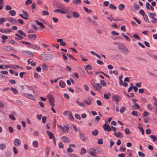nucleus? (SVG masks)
Wrapping results in <instances>:
<instances>
[{
	"mask_svg": "<svg viewBox=\"0 0 157 157\" xmlns=\"http://www.w3.org/2000/svg\"><path fill=\"white\" fill-rule=\"evenodd\" d=\"M118 48L121 52L124 55H127L128 54L129 50L122 43L118 45Z\"/></svg>",
	"mask_w": 157,
	"mask_h": 157,
	"instance_id": "f257e3e1",
	"label": "nucleus"
},
{
	"mask_svg": "<svg viewBox=\"0 0 157 157\" xmlns=\"http://www.w3.org/2000/svg\"><path fill=\"white\" fill-rule=\"evenodd\" d=\"M43 57L44 60H49L53 59V56L51 54H45L43 55Z\"/></svg>",
	"mask_w": 157,
	"mask_h": 157,
	"instance_id": "f03ea898",
	"label": "nucleus"
},
{
	"mask_svg": "<svg viewBox=\"0 0 157 157\" xmlns=\"http://www.w3.org/2000/svg\"><path fill=\"white\" fill-rule=\"evenodd\" d=\"M21 53L25 56H28L30 55L32 57L34 56L33 53L29 50H22L21 51Z\"/></svg>",
	"mask_w": 157,
	"mask_h": 157,
	"instance_id": "7ed1b4c3",
	"label": "nucleus"
},
{
	"mask_svg": "<svg viewBox=\"0 0 157 157\" xmlns=\"http://www.w3.org/2000/svg\"><path fill=\"white\" fill-rule=\"evenodd\" d=\"M84 101L86 104L90 105L93 104L94 99L91 98H87L84 100Z\"/></svg>",
	"mask_w": 157,
	"mask_h": 157,
	"instance_id": "20e7f679",
	"label": "nucleus"
},
{
	"mask_svg": "<svg viewBox=\"0 0 157 157\" xmlns=\"http://www.w3.org/2000/svg\"><path fill=\"white\" fill-rule=\"evenodd\" d=\"M105 122L106 123L103 125V128L105 131H107L108 132L111 131L112 130L111 127H110L109 125L106 124L107 123L106 121H105Z\"/></svg>",
	"mask_w": 157,
	"mask_h": 157,
	"instance_id": "39448f33",
	"label": "nucleus"
},
{
	"mask_svg": "<svg viewBox=\"0 0 157 157\" xmlns=\"http://www.w3.org/2000/svg\"><path fill=\"white\" fill-rule=\"evenodd\" d=\"M96 149H93L92 148H90L89 149V151H90V154L91 155L96 157L97 155L95 154V153Z\"/></svg>",
	"mask_w": 157,
	"mask_h": 157,
	"instance_id": "423d86ee",
	"label": "nucleus"
},
{
	"mask_svg": "<svg viewBox=\"0 0 157 157\" xmlns=\"http://www.w3.org/2000/svg\"><path fill=\"white\" fill-rule=\"evenodd\" d=\"M78 132H79V136L81 140L84 142H86V139L85 137V134H82L80 133L79 130L78 131Z\"/></svg>",
	"mask_w": 157,
	"mask_h": 157,
	"instance_id": "0eeeda50",
	"label": "nucleus"
},
{
	"mask_svg": "<svg viewBox=\"0 0 157 157\" xmlns=\"http://www.w3.org/2000/svg\"><path fill=\"white\" fill-rule=\"evenodd\" d=\"M21 142L20 140L19 139H15L14 140V144L16 146H19L21 145Z\"/></svg>",
	"mask_w": 157,
	"mask_h": 157,
	"instance_id": "6e6552de",
	"label": "nucleus"
},
{
	"mask_svg": "<svg viewBox=\"0 0 157 157\" xmlns=\"http://www.w3.org/2000/svg\"><path fill=\"white\" fill-rule=\"evenodd\" d=\"M61 139H63V142L67 143H69L71 142V140L67 137L66 136H63L61 137Z\"/></svg>",
	"mask_w": 157,
	"mask_h": 157,
	"instance_id": "1a4fd4ad",
	"label": "nucleus"
},
{
	"mask_svg": "<svg viewBox=\"0 0 157 157\" xmlns=\"http://www.w3.org/2000/svg\"><path fill=\"white\" fill-rule=\"evenodd\" d=\"M27 36L29 39H33V40H34L37 38L36 35L35 34H29Z\"/></svg>",
	"mask_w": 157,
	"mask_h": 157,
	"instance_id": "9d476101",
	"label": "nucleus"
},
{
	"mask_svg": "<svg viewBox=\"0 0 157 157\" xmlns=\"http://www.w3.org/2000/svg\"><path fill=\"white\" fill-rule=\"evenodd\" d=\"M59 86L62 88H64L66 84L65 83L63 80H60L59 82Z\"/></svg>",
	"mask_w": 157,
	"mask_h": 157,
	"instance_id": "9b49d317",
	"label": "nucleus"
},
{
	"mask_svg": "<svg viewBox=\"0 0 157 157\" xmlns=\"http://www.w3.org/2000/svg\"><path fill=\"white\" fill-rule=\"evenodd\" d=\"M12 31V30L10 29H4L1 28H0V32L2 33H6L7 32H10Z\"/></svg>",
	"mask_w": 157,
	"mask_h": 157,
	"instance_id": "f8f14e48",
	"label": "nucleus"
},
{
	"mask_svg": "<svg viewBox=\"0 0 157 157\" xmlns=\"http://www.w3.org/2000/svg\"><path fill=\"white\" fill-rule=\"evenodd\" d=\"M48 135L49 136V138L50 139H52V138H53V137H54V134L53 133L50 132L49 131L47 130L46 131Z\"/></svg>",
	"mask_w": 157,
	"mask_h": 157,
	"instance_id": "ddd939ff",
	"label": "nucleus"
},
{
	"mask_svg": "<svg viewBox=\"0 0 157 157\" xmlns=\"http://www.w3.org/2000/svg\"><path fill=\"white\" fill-rule=\"evenodd\" d=\"M112 98L113 101L116 102H118L119 101V97L116 95H114L112 96Z\"/></svg>",
	"mask_w": 157,
	"mask_h": 157,
	"instance_id": "4468645a",
	"label": "nucleus"
},
{
	"mask_svg": "<svg viewBox=\"0 0 157 157\" xmlns=\"http://www.w3.org/2000/svg\"><path fill=\"white\" fill-rule=\"evenodd\" d=\"M113 134L117 138H121L123 136V134L120 132H118L117 133L114 132L113 133Z\"/></svg>",
	"mask_w": 157,
	"mask_h": 157,
	"instance_id": "2eb2a0df",
	"label": "nucleus"
},
{
	"mask_svg": "<svg viewBox=\"0 0 157 157\" xmlns=\"http://www.w3.org/2000/svg\"><path fill=\"white\" fill-rule=\"evenodd\" d=\"M8 21L11 23H13V22H14L13 24H15V23H17L16 20L14 18L12 17H10L8 19Z\"/></svg>",
	"mask_w": 157,
	"mask_h": 157,
	"instance_id": "dca6fc26",
	"label": "nucleus"
},
{
	"mask_svg": "<svg viewBox=\"0 0 157 157\" xmlns=\"http://www.w3.org/2000/svg\"><path fill=\"white\" fill-rule=\"evenodd\" d=\"M42 70L44 71H47L48 70V67L46 65L45 63H44L42 65Z\"/></svg>",
	"mask_w": 157,
	"mask_h": 157,
	"instance_id": "f3484780",
	"label": "nucleus"
},
{
	"mask_svg": "<svg viewBox=\"0 0 157 157\" xmlns=\"http://www.w3.org/2000/svg\"><path fill=\"white\" fill-rule=\"evenodd\" d=\"M10 90L12 91H13V93L14 94H17L18 93V90L15 88L11 87L10 88Z\"/></svg>",
	"mask_w": 157,
	"mask_h": 157,
	"instance_id": "a211bd4d",
	"label": "nucleus"
},
{
	"mask_svg": "<svg viewBox=\"0 0 157 157\" xmlns=\"http://www.w3.org/2000/svg\"><path fill=\"white\" fill-rule=\"evenodd\" d=\"M72 15L74 17L77 18H78L80 16L79 14L76 11L73 12L72 13Z\"/></svg>",
	"mask_w": 157,
	"mask_h": 157,
	"instance_id": "6ab92c4d",
	"label": "nucleus"
},
{
	"mask_svg": "<svg viewBox=\"0 0 157 157\" xmlns=\"http://www.w3.org/2000/svg\"><path fill=\"white\" fill-rule=\"evenodd\" d=\"M125 7V6L123 4H121L118 6V8L119 10H124Z\"/></svg>",
	"mask_w": 157,
	"mask_h": 157,
	"instance_id": "aec40b11",
	"label": "nucleus"
},
{
	"mask_svg": "<svg viewBox=\"0 0 157 157\" xmlns=\"http://www.w3.org/2000/svg\"><path fill=\"white\" fill-rule=\"evenodd\" d=\"M148 15L150 18L152 19L155 16L156 14L154 13L149 12L148 13Z\"/></svg>",
	"mask_w": 157,
	"mask_h": 157,
	"instance_id": "412c9836",
	"label": "nucleus"
},
{
	"mask_svg": "<svg viewBox=\"0 0 157 157\" xmlns=\"http://www.w3.org/2000/svg\"><path fill=\"white\" fill-rule=\"evenodd\" d=\"M85 69L87 73H88V71L87 70H91L92 69V68L90 65L87 64L86 66V67H85Z\"/></svg>",
	"mask_w": 157,
	"mask_h": 157,
	"instance_id": "4be33fe9",
	"label": "nucleus"
},
{
	"mask_svg": "<svg viewBox=\"0 0 157 157\" xmlns=\"http://www.w3.org/2000/svg\"><path fill=\"white\" fill-rule=\"evenodd\" d=\"M143 16V17L144 20L146 21L148 23H150V22L148 19V17L146 14H145Z\"/></svg>",
	"mask_w": 157,
	"mask_h": 157,
	"instance_id": "5701e85b",
	"label": "nucleus"
},
{
	"mask_svg": "<svg viewBox=\"0 0 157 157\" xmlns=\"http://www.w3.org/2000/svg\"><path fill=\"white\" fill-rule=\"evenodd\" d=\"M109 8L114 10H116L117 9L116 6L112 4H110L109 5Z\"/></svg>",
	"mask_w": 157,
	"mask_h": 157,
	"instance_id": "b1692460",
	"label": "nucleus"
},
{
	"mask_svg": "<svg viewBox=\"0 0 157 157\" xmlns=\"http://www.w3.org/2000/svg\"><path fill=\"white\" fill-rule=\"evenodd\" d=\"M100 82L103 87H105L106 85V82L103 80H101L100 81Z\"/></svg>",
	"mask_w": 157,
	"mask_h": 157,
	"instance_id": "393cba45",
	"label": "nucleus"
},
{
	"mask_svg": "<svg viewBox=\"0 0 157 157\" xmlns=\"http://www.w3.org/2000/svg\"><path fill=\"white\" fill-rule=\"evenodd\" d=\"M3 49L7 51H10L12 50V48L9 46H4L3 47Z\"/></svg>",
	"mask_w": 157,
	"mask_h": 157,
	"instance_id": "a878e982",
	"label": "nucleus"
},
{
	"mask_svg": "<svg viewBox=\"0 0 157 157\" xmlns=\"http://www.w3.org/2000/svg\"><path fill=\"white\" fill-rule=\"evenodd\" d=\"M20 42L21 43H22L23 44H26V45L29 46V47H30V48L31 47V44H32L30 43L27 42H25V41H20Z\"/></svg>",
	"mask_w": 157,
	"mask_h": 157,
	"instance_id": "bb28decb",
	"label": "nucleus"
},
{
	"mask_svg": "<svg viewBox=\"0 0 157 157\" xmlns=\"http://www.w3.org/2000/svg\"><path fill=\"white\" fill-rule=\"evenodd\" d=\"M98 131L97 129L93 131L92 132V134L94 136H97L98 134Z\"/></svg>",
	"mask_w": 157,
	"mask_h": 157,
	"instance_id": "cd10ccee",
	"label": "nucleus"
},
{
	"mask_svg": "<svg viewBox=\"0 0 157 157\" xmlns=\"http://www.w3.org/2000/svg\"><path fill=\"white\" fill-rule=\"evenodd\" d=\"M49 102H55L54 98L52 96H50L49 98Z\"/></svg>",
	"mask_w": 157,
	"mask_h": 157,
	"instance_id": "c85d7f7f",
	"label": "nucleus"
},
{
	"mask_svg": "<svg viewBox=\"0 0 157 157\" xmlns=\"http://www.w3.org/2000/svg\"><path fill=\"white\" fill-rule=\"evenodd\" d=\"M31 47L33 49H36V50H40V47H39L38 46H36V45H32V44H31Z\"/></svg>",
	"mask_w": 157,
	"mask_h": 157,
	"instance_id": "c756f323",
	"label": "nucleus"
},
{
	"mask_svg": "<svg viewBox=\"0 0 157 157\" xmlns=\"http://www.w3.org/2000/svg\"><path fill=\"white\" fill-rule=\"evenodd\" d=\"M81 2V0H74L73 1V3L75 5H77Z\"/></svg>",
	"mask_w": 157,
	"mask_h": 157,
	"instance_id": "7c9ffc66",
	"label": "nucleus"
},
{
	"mask_svg": "<svg viewBox=\"0 0 157 157\" xmlns=\"http://www.w3.org/2000/svg\"><path fill=\"white\" fill-rule=\"evenodd\" d=\"M33 146L35 147H37L38 146V142L36 141H33Z\"/></svg>",
	"mask_w": 157,
	"mask_h": 157,
	"instance_id": "2f4dec72",
	"label": "nucleus"
},
{
	"mask_svg": "<svg viewBox=\"0 0 157 157\" xmlns=\"http://www.w3.org/2000/svg\"><path fill=\"white\" fill-rule=\"evenodd\" d=\"M155 100L156 101V102H154V105L155 106V111L156 113L157 114V101L155 98Z\"/></svg>",
	"mask_w": 157,
	"mask_h": 157,
	"instance_id": "473e14b6",
	"label": "nucleus"
},
{
	"mask_svg": "<svg viewBox=\"0 0 157 157\" xmlns=\"http://www.w3.org/2000/svg\"><path fill=\"white\" fill-rule=\"evenodd\" d=\"M9 13L11 16H13L15 15L16 13L15 10H12L9 11Z\"/></svg>",
	"mask_w": 157,
	"mask_h": 157,
	"instance_id": "72a5a7b5",
	"label": "nucleus"
},
{
	"mask_svg": "<svg viewBox=\"0 0 157 157\" xmlns=\"http://www.w3.org/2000/svg\"><path fill=\"white\" fill-rule=\"evenodd\" d=\"M6 147V145L4 144H0V149L1 150L4 149Z\"/></svg>",
	"mask_w": 157,
	"mask_h": 157,
	"instance_id": "f704fd0d",
	"label": "nucleus"
},
{
	"mask_svg": "<svg viewBox=\"0 0 157 157\" xmlns=\"http://www.w3.org/2000/svg\"><path fill=\"white\" fill-rule=\"evenodd\" d=\"M76 103L80 106L82 107H84V103H83L80 102L78 100H76Z\"/></svg>",
	"mask_w": 157,
	"mask_h": 157,
	"instance_id": "c9c22d12",
	"label": "nucleus"
},
{
	"mask_svg": "<svg viewBox=\"0 0 157 157\" xmlns=\"http://www.w3.org/2000/svg\"><path fill=\"white\" fill-rule=\"evenodd\" d=\"M17 32L21 35L24 36H26V35L24 33L22 30H18Z\"/></svg>",
	"mask_w": 157,
	"mask_h": 157,
	"instance_id": "e433bc0d",
	"label": "nucleus"
},
{
	"mask_svg": "<svg viewBox=\"0 0 157 157\" xmlns=\"http://www.w3.org/2000/svg\"><path fill=\"white\" fill-rule=\"evenodd\" d=\"M125 109H126V108H125V107L122 106L121 107V108L120 109V112L121 113H123L125 110Z\"/></svg>",
	"mask_w": 157,
	"mask_h": 157,
	"instance_id": "4c0bfd02",
	"label": "nucleus"
},
{
	"mask_svg": "<svg viewBox=\"0 0 157 157\" xmlns=\"http://www.w3.org/2000/svg\"><path fill=\"white\" fill-rule=\"evenodd\" d=\"M83 9L87 13H91L92 12V11L91 10L88 9L85 7H84L83 8Z\"/></svg>",
	"mask_w": 157,
	"mask_h": 157,
	"instance_id": "58836bf2",
	"label": "nucleus"
},
{
	"mask_svg": "<svg viewBox=\"0 0 157 157\" xmlns=\"http://www.w3.org/2000/svg\"><path fill=\"white\" fill-rule=\"evenodd\" d=\"M66 54L68 56L70 59L75 60H76V59L74 58L71 55H70V54L68 53H67Z\"/></svg>",
	"mask_w": 157,
	"mask_h": 157,
	"instance_id": "ea45409f",
	"label": "nucleus"
},
{
	"mask_svg": "<svg viewBox=\"0 0 157 157\" xmlns=\"http://www.w3.org/2000/svg\"><path fill=\"white\" fill-rule=\"evenodd\" d=\"M150 137L154 141H157V137H155L154 135H151L150 136Z\"/></svg>",
	"mask_w": 157,
	"mask_h": 157,
	"instance_id": "a19ab883",
	"label": "nucleus"
},
{
	"mask_svg": "<svg viewBox=\"0 0 157 157\" xmlns=\"http://www.w3.org/2000/svg\"><path fill=\"white\" fill-rule=\"evenodd\" d=\"M50 150V148L49 147H46L45 151L47 155H48L49 154Z\"/></svg>",
	"mask_w": 157,
	"mask_h": 157,
	"instance_id": "79ce46f5",
	"label": "nucleus"
},
{
	"mask_svg": "<svg viewBox=\"0 0 157 157\" xmlns=\"http://www.w3.org/2000/svg\"><path fill=\"white\" fill-rule=\"evenodd\" d=\"M11 153L9 151H7L5 153L6 157H9L10 156Z\"/></svg>",
	"mask_w": 157,
	"mask_h": 157,
	"instance_id": "37998d69",
	"label": "nucleus"
},
{
	"mask_svg": "<svg viewBox=\"0 0 157 157\" xmlns=\"http://www.w3.org/2000/svg\"><path fill=\"white\" fill-rule=\"evenodd\" d=\"M22 13L24 14V15L25 16V17H28L29 16V15L28 13L25 11L23 10L22 11Z\"/></svg>",
	"mask_w": 157,
	"mask_h": 157,
	"instance_id": "c03bdc74",
	"label": "nucleus"
},
{
	"mask_svg": "<svg viewBox=\"0 0 157 157\" xmlns=\"http://www.w3.org/2000/svg\"><path fill=\"white\" fill-rule=\"evenodd\" d=\"M6 20H5L4 18L2 17L0 18V24L2 25L3 22H5Z\"/></svg>",
	"mask_w": 157,
	"mask_h": 157,
	"instance_id": "a18cd8bd",
	"label": "nucleus"
},
{
	"mask_svg": "<svg viewBox=\"0 0 157 157\" xmlns=\"http://www.w3.org/2000/svg\"><path fill=\"white\" fill-rule=\"evenodd\" d=\"M32 3V0H27L25 2V4L26 5H28L31 4Z\"/></svg>",
	"mask_w": 157,
	"mask_h": 157,
	"instance_id": "49530a36",
	"label": "nucleus"
},
{
	"mask_svg": "<svg viewBox=\"0 0 157 157\" xmlns=\"http://www.w3.org/2000/svg\"><path fill=\"white\" fill-rule=\"evenodd\" d=\"M9 117L10 119L13 121H14L16 120V118L15 117L14 115H13L10 114L9 115Z\"/></svg>",
	"mask_w": 157,
	"mask_h": 157,
	"instance_id": "de8ad7c7",
	"label": "nucleus"
},
{
	"mask_svg": "<svg viewBox=\"0 0 157 157\" xmlns=\"http://www.w3.org/2000/svg\"><path fill=\"white\" fill-rule=\"evenodd\" d=\"M13 148L14 154H17L18 153V150L17 148L16 147H14Z\"/></svg>",
	"mask_w": 157,
	"mask_h": 157,
	"instance_id": "09e8293b",
	"label": "nucleus"
},
{
	"mask_svg": "<svg viewBox=\"0 0 157 157\" xmlns=\"http://www.w3.org/2000/svg\"><path fill=\"white\" fill-rule=\"evenodd\" d=\"M27 98L33 100L34 97L32 94H29L27 97Z\"/></svg>",
	"mask_w": 157,
	"mask_h": 157,
	"instance_id": "8fccbe9b",
	"label": "nucleus"
},
{
	"mask_svg": "<svg viewBox=\"0 0 157 157\" xmlns=\"http://www.w3.org/2000/svg\"><path fill=\"white\" fill-rule=\"evenodd\" d=\"M103 139L102 138H100L97 141V143L99 144H103Z\"/></svg>",
	"mask_w": 157,
	"mask_h": 157,
	"instance_id": "3c124183",
	"label": "nucleus"
},
{
	"mask_svg": "<svg viewBox=\"0 0 157 157\" xmlns=\"http://www.w3.org/2000/svg\"><path fill=\"white\" fill-rule=\"evenodd\" d=\"M111 34L113 36H117L119 35V33L115 31H112L111 32Z\"/></svg>",
	"mask_w": 157,
	"mask_h": 157,
	"instance_id": "603ef678",
	"label": "nucleus"
},
{
	"mask_svg": "<svg viewBox=\"0 0 157 157\" xmlns=\"http://www.w3.org/2000/svg\"><path fill=\"white\" fill-rule=\"evenodd\" d=\"M12 9V7L10 6L9 5H7L6 6L5 10H11Z\"/></svg>",
	"mask_w": 157,
	"mask_h": 157,
	"instance_id": "864d4df0",
	"label": "nucleus"
},
{
	"mask_svg": "<svg viewBox=\"0 0 157 157\" xmlns=\"http://www.w3.org/2000/svg\"><path fill=\"white\" fill-rule=\"evenodd\" d=\"M138 128L140 130V131H141L142 134V135H144V129L142 128L140 126L138 127Z\"/></svg>",
	"mask_w": 157,
	"mask_h": 157,
	"instance_id": "5fc2aeb1",
	"label": "nucleus"
},
{
	"mask_svg": "<svg viewBox=\"0 0 157 157\" xmlns=\"http://www.w3.org/2000/svg\"><path fill=\"white\" fill-rule=\"evenodd\" d=\"M133 37L135 39L139 40L140 39V37L139 36L136 34H134L133 35Z\"/></svg>",
	"mask_w": 157,
	"mask_h": 157,
	"instance_id": "6e6d98bb",
	"label": "nucleus"
},
{
	"mask_svg": "<svg viewBox=\"0 0 157 157\" xmlns=\"http://www.w3.org/2000/svg\"><path fill=\"white\" fill-rule=\"evenodd\" d=\"M69 116V119L70 120L73 121L74 119V118L73 116L72 113H70Z\"/></svg>",
	"mask_w": 157,
	"mask_h": 157,
	"instance_id": "4d7b16f0",
	"label": "nucleus"
},
{
	"mask_svg": "<svg viewBox=\"0 0 157 157\" xmlns=\"http://www.w3.org/2000/svg\"><path fill=\"white\" fill-rule=\"evenodd\" d=\"M138 154L140 156L142 157H144L145 156L144 154L140 151H139L138 153Z\"/></svg>",
	"mask_w": 157,
	"mask_h": 157,
	"instance_id": "13d9d810",
	"label": "nucleus"
},
{
	"mask_svg": "<svg viewBox=\"0 0 157 157\" xmlns=\"http://www.w3.org/2000/svg\"><path fill=\"white\" fill-rule=\"evenodd\" d=\"M58 127L61 130H62L63 132H65V129L61 125H58Z\"/></svg>",
	"mask_w": 157,
	"mask_h": 157,
	"instance_id": "bf43d9fd",
	"label": "nucleus"
},
{
	"mask_svg": "<svg viewBox=\"0 0 157 157\" xmlns=\"http://www.w3.org/2000/svg\"><path fill=\"white\" fill-rule=\"evenodd\" d=\"M125 133L126 134H128L130 133V131L128 129L126 128L125 130Z\"/></svg>",
	"mask_w": 157,
	"mask_h": 157,
	"instance_id": "052dcab7",
	"label": "nucleus"
},
{
	"mask_svg": "<svg viewBox=\"0 0 157 157\" xmlns=\"http://www.w3.org/2000/svg\"><path fill=\"white\" fill-rule=\"evenodd\" d=\"M0 73L2 74L7 75L8 72L6 71H1L0 72Z\"/></svg>",
	"mask_w": 157,
	"mask_h": 157,
	"instance_id": "680f3d73",
	"label": "nucleus"
},
{
	"mask_svg": "<svg viewBox=\"0 0 157 157\" xmlns=\"http://www.w3.org/2000/svg\"><path fill=\"white\" fill-rule=\"evenodd\" d=\"M146 132L147 134H149L151 133V129L148 128L146 130Z\"/></svg>",
	"mask_w": 157,
	"mask_h": 157,
	"instance_id": "e2e57ef3",
	"label": "nucleus"
},
{
	"mask_svg": "<svg viewBox=\"0 0 157 157\" xmlns=\"http://www.w3.org/2000/svg\"><path fill=\"white\" fill-rule=\"evenodd\" d=\"M42 14L43 15H49V13L48 12L44 10L42 11Z\"/></svg>",
	"mask_w": 157,
	"mask_h": 157,
	"instance_id": "0e129e2a",
	"label": "nucleus"
},
{
	"mask_svg": "<svg viewBox=\"0 0 157 157\" xmlns=\"http://www.w3.org/2000/svg\"><path fill=\"white\" fill-rule=\"evenodd\" d=\"M131 114L133 115L137 116L138 115L137 113V112L135 111H133L132 112Z\"/></svg>",
	"mask_w": 157,
	"mask_h": 157,
	"instance_id": "69168bd1",
	"label": "nucleus"
},
{
	"mask_svg": "<svg viewBox=\"0 0 157 157\" xmlns=\"http://www.w3.org/2000/svg\"><path fill=\"white\" fill-rule=\"evenodd\" d=\"M1 38L3 40H6L8 39V37L7 36L2 35L1 36Z\"/></svg>",
	"mask_w": 157,
	"mask_h": 157,
	"instance_id": "338daca9",
	"label": "nucleus"
},
{
	"mask_svg": "<svg viewBox=\"0 0 157 157\" xmlns=\"http://www.w3.org/2000/svg\"><path fill=\"white\" fill-rule=\"evenodd\" d=\"M152 20H151V21L153 23H155L157 22V19L155 17L152 18Z\"/></svg>",
	"mask_w": 157,
	"mask_h": 157,
	"instance_id": "774afa93",
	"label": "nucleus"
}]
</instances>
